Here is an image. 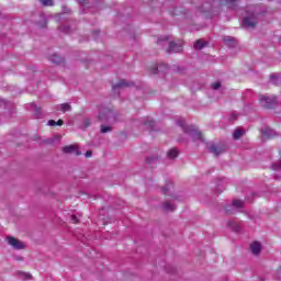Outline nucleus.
Instances as JSON below:
<instances>
[{
  "label": "nucleus",
  "mask_w": 281,
  "mask_h": 281,
  "mask_svg": "<svg viewBox=\"0 0 281 281\" xmlns=\"http://www.w3.org/2000/svg\"><path fill=\"white\" fill-rule=\"evenodd\" d=\"M178 125L181 126L184 133L190 134V137H192V139H194L195 142L196 139H200V142H203V133H201L200 131H196L194 126L192 125L186 126V122L183 121H179Z\"/></svg>",
  "instance_id": "nucleus-1"
},
{
  "label": "nucleus",
  "mask_w": 281,
  "mask_h": 281,
  "mask_svg": "<svg viewBox=\"0 0 281 281\" xmlns=\"http://www.w3.org/2000/svg\"><path fill=\"white\" fill-rule=\"evenodd\" d=\"M259 104H261L263 109H276V104H278V99L273 95L272 97L260 95Z\"/></svg>",
  "instance_id": "nucleus-2"
},
{
  "label": "nucleus",
  "mask_w": 281,
  "mask_h": 281,
  "mask_svg": "<svg viewBox=\"0 0 281 281\" xmlns=\"http://www.w3.org/2000/svg\"><path fill=\"white\" fill-rule=\"evenodd\" d=\"M168 52L169 54H181V52H183V41L178 40L177 42H170Z\"/></svg>",
  "instance_id": "nucleus-3"
},
{
  "label": "nucleus",
  "mask_w": 281,
  "mask_h": 281,
  "mask_svg": "<svg viewBox=\"0 0 281 281\" xmlns=\"http://www.w3.org/2000/svg\"><path fill=\"white\" fill-rule=\"evenodd\" d=\"M7 240L13 249H25V244L15 237L9 236L7 237Z\"/></svg>",
  "instance_id": "nucleus-4"
},
{
  "label": "nucleus",
  "mask_w": 281,
  "mask_h": 281,
  "mask_svg": "<svg viewBox=\"0 0 281 281\" xmlns=\"http://www.w3.org/2000/svg\"><path fill=\"white\" fill-rule=\"evenodd\" d=\"M210 153L215 155V157H218V155H223L225 150H227V146L225 145H212L209 147Z\"/></svg>",
  "instance_id": "nucleus-5"
},
{
  "label": "nucleus",
  "mask_w": 281,
  "mask_h": 281,
  "mask_svg": "<svg viewBox=\"0 0 281 281\" xmlns=\"http://www.w3.org/2000/svg\"><path fill=\"white\" fill-rule=\"evenodd\" d=\"M261 137L262 139H273L274 137H278V133L273 131L272 128L266 127L261 130Z\"/></svg>",
  "instance_id": "nucleus-6"
},
{
  "label": "nucleus",
  "mask_w": 281,
  "mask_h": 281,
  "mask_svg": "<svg viewBox=\"0 0 281 281\" xmlns=\"http://www.w3.org/2000/svg\"><path fill=\"white\" fill-rule=\"evenodd\" d=\"M244 27H250L251 30L258 25V22L256 21V15L251 14V16H247L243 20Z\"/></svg>",
  "instance_id": "nucleus-7"
},
{
  "label": "nucleus",
  "mask_w": 281,
  "mask_h": 281,
  "mask_svg": "<svg viewBox=\"0 0 281 281\" xmlns=\"http://www.w3.org/2000/svg\"><path fill=\"white\" fill-rule=\"evenodd\" d=\"M63 153H65L66 155H71V153H75L77 155V157H80V155H82V153H80V150H78V146L76 145H67L63 148Z\"/></svg>",
  "instance_id": "nucleus-8"
},
{
  "label": "nucleus",
  "mask_w": 281,
  "mask_h": 281,
  "mask_svg": "<svg viewBox=\"0 0 281 281\" xmlns=\"http://www.w3.org/2000/svg\"><path fill=\"white\" fill-rule=\"evenodd\" d=\"M250 251L251 254H254V256H258V254L262 251V246L260 245V243L255 241L250 245Z\"/></svg>",
  "instance_id": "nucleus-9"
},
{
  "label": "nucleus",
  "mask_w": 281,
  "mask_h": 281,
  "mask_svg": "<svg viewBox=\"0 0 281 281\" xmlns=\"http://www.w3.org/2000/svg\"><path fill=\"white\" fill-rule=\"evenodd\" d=\"M123 87H130V85L126 82V80L121 79L116 85L112 86V89L117 91V89H122Z\"/></svg>",
  "instance_id": "nucleus-10"
},
{
  "label": "nucleus",
  "mask_w": 281,
  "mask_h": 281,
  "mask_svg": "<svg viewBox=\"0 0 281 281\" xmlns=\"http://www.w3.org/2000/svg\"><path fill=\"white\" fill-rule=\"evenodd\" d=\"M167 156L169 157V159H177V157H179V149L177 148H171L168 153Z\"/></svg>",
  "instance_id": "nucleus-11"
},
{
  "label": "nucleus",
  "mask_w": 281,
  "mask_h": 281,
  "mask_svg": "<svg viewBox=\"0 0 281 281\" xmlns=\"http://www.w3.org/2000/svg\"><path fill=\"white\" fill-rule=\"evenodd\" d=\"M162 210H165V212H175V210H177V206L172 205L170 202H165L162 204Z\"/></svg>",
  "instance_id": "nucleus-12"
},
{
  "label": "nucleus",
  "mask_w": 281,
  "mask_h": 281,
  "mask_svg": "<svg viewBox=\"0 0 281 281\" xmlns=\"http://www.w3.org/2000/svg\"><path fill=\"white\" fill-rule=\"evenodd\" d=\"M207 45V43H205L203 40H198L193 47L194 49H203V47H205Z\"/></svg>",
  "instance_id": "nucleus-13"
},
{
  "label": "nucleus",
  "mask_w": 281,
  "mask_h": 281,
  "mask_svg": "<svg viewBox=\"0 0 281 281\" xmlns=\"http://www.w3.org/2000/svg\"><path fill=\"white\" fill-rule=\"evenodd\" d=\"M221 3L227 8H236V0H221Z\"/></svg>",
  "instance_id": "nucleus-14"
},
{
  "label": "nucleus",
  "mask_w": 281,
  "mask_h": 281,
  "mask_svg": "<svg viewBox=\"0 0 281 281\" xmlns=\"http://www.w3.org/2000/svg\"><path fill=\"white\" fill-rule=\"evenodd\" d=\"M49 60L55 65H60V63H63V57H60L59 55H53L50 56Z\"/></svg>",
  "instance_id": "nucleus-15"
},
{
  "label": "nucleus",
  "mask_w": 281,
  "mask_h": 281,
  "mask_svg": "<svg viewBox=\"0 0 281 281\" xmlns=\"http://www.w3.org/2000/svg\"><path fill=\"white\" fill-rule=\"evenodd\" d=\"M173 188H175V187L172 186V183L166 184V187L162 188V194H165V196H168V194H170V191H171Z\"/></svg>",
  "instance_id": "nucleus-16"
},
{
  "label": "nucleus",
  "mask_w": 281,
  "mask_h": 281,
  "mask_svg": "<svg viewBox=\"0 0 281 281\" xmlns=\"http://www.w3.org/2000/svg\"><path fill=\"white\" fill-rule=\"evenodd\" d=\"M63 124H65V122L61 119H59L57 122L54 120L48 121V126H63Z\"/></svg>",
  "instance_id": "nucleus-17"
},
{
  "label": "nucleus",
  "mask_w": 281,
  "mask_h": 281,
  "mask_svg": "<svg viewBox=\"0 0 281 281\" xmlns=\"http://www.w3.org/2000/svg\"><path fill=\"white\" fill-rule=\"evenodd\" d=\"M245 135V131L243 130H235L233 137L234 139H240Z\"/></svg>",
  "instance_id": "nucleus-18"
},
{
  "label": "nucleus",
  "mask_w": 281,
  "mask_h": 281,
  "mask_svg": "<svg viewBox=\"0 0 281 281\" xmlns=\"http://www.w3.org/2000/svg\"><path fill=\"white\" fill-rule=\"evenodd\" d=\"M233 205H234V207H237L238 210H240V207H243V205H244V202H243V200H234Z\"/></svg>",
  "instance_id": "nucleus-19"
},
{
  "label": "nucleus",
  "mask_w": 281,
  "mask_h": 281,
  "mask_svg": "<svg viewBox=\"0 0 281 281\" xmlns=\"http://www.w3.org/2000/svg\"><path fill=\"white\" fill-rule=\"evenodd\" d=\"M60 106L64 113L67 111H71V105L69 103H63Z\"/></svg>",
  "instance_id": "nucleus-20"
},
{
  "label": "nucleus",
  "mask_w": 281,
  "mask_h": 281,
  "mask_svg": "<svg viewBox=\"0 0 281 281\" xmlns=\"http://www.w3.org/2000/svg\"><path fill=\"white\" fill-rule=\"evenodd\" d=\"M228 227H232L234 232H238V229H240V226L234 222H228Z\"/></svg>",
  "instance_id": "nucleus-21"
},
{
  "label": "nucleus",
  "mask_w": 281,
  "mask_h": 281,
  "mask_svg": "<svg viewBox=\"0 0 281 281\" xmlns=\"http://www.w3.org/2000/svg\"><path fill=\"white\" fill-rule=\"evenodd\" d=\"M42 5H54V1L53 0H40Z\"/></svg>",
  "instance_id": "nucleus-22"
},
{
  "label": "nucleus",
  "mask_w": 281,
  "mask_h": 281,
  "mask_svg": "<svg viewBox=\"0 0 281 281\" xmlns=\"http://www.w3.org/2000/svg\"><path fill=\"white\" fill-rule=\"evenodd\" d=\"M111 131H112L111 126H106V125L101 126V133H109Z\"/></svg>",
  "instance_id": "nucleus-23"
},
{
  "label": "nucleus",
  "mask_w": 281,
  "mask_h": 281,
  "mask_svg": "<svg viewBox=\"0 0 281 281\" xmlns=\"http://www.w3.org/2000/svg\"><path fill=\"white\" fill-rule=\"evenodd\" d=\"M151 74H159V66L154 65L153 68H150Z\"/></svg>",
  "instance_id": "nucleus-24"
},
{
  "label": "nucleus",
  "mask_w": 281,
  "mask_h": 281,
  "mask_svg": "<svg viewBox=\"0 0 281 281\" xmlns=\"http://www.w3.org/2000/svg\"><path fill=\"white\" fill-rule=\"evenodd\" d=\"M212 89H214L215 91L217 90V89H221V82H214V83H212Z\"/></svg>",
  "instance_id": "nucleus-25"
},
{
  "label": "nucleus",
  "mask_w": 281,
  "mask_h": 281,
  "mask_svg": "<svg viewBox=\"0 0 281 281\" xmlns=\"http://www.w3.org/2000/svg\"><path fill=\"white\" fill-rule=\"evenodd\" d=\"M83 126H85V128H89V126H91V120L86 119V120L83 121Z\"/></svg>",
  "instance_id": "nucleus-26"
},
{
  "label": "nucleus",
  "mask_w": 281,
  "mask_h": 281,
  "mask_svg": "<svg viewBox=\"0 0 281 281\" xmlns=\"http://www.w3.org/2000/svg\"><path fill=\"white\" fill-rule=\"evenodd\" d=\"M145 126H149V128H153L155 126V121L145 122Z\"/></svg>",
  "instance_id": "nucleus-27"
},
{
  "label": "nucleus",
  "mask_w": 281,
  "mask_h": 281,
  "mask_svg": "<svg viewBox=\"0 0 281 281\" xmlns=\"http://www.w3.org/2000/svg\"><path fill=\"white\" fill-rule=\"evenodd\" d=\"M225 43H234V37L227 36L224 38Z\"/></svg>",
  "instance_id": "nucleus-28"
},
{
  "label": "nucleus",
  "mask_w": 281,
  "mask_h": 281,
  "mask_svg": "<svg viewBox=\"0 0 281 281\" xmlns=\"http://www.w3.org/2000/svg\"><path fill=\"white\" fill-rule=\"evenodd\" d=\"M71 221L75 225L78 224V217H76V215L71 216Z\"/></svg>",
  "instance_id": "nucleus-29"
},
{
  "label": "nucleus",
  "mask_w": 281,
  "mask_h": 281,
  "mask_svg": "<svg viewBox=\"0 0 281 281\" xmlns=\"http://www.w3.org/2000/svg\"><path fill=\"white\" fill-rule=\"evenodd\" d=\"M35 115H37V117L41 115V108H35Z\"/></svg>",
  "instance_id": "nucleus-30"
},
{
  "label": "nucleus",
  "mask_w": 281,
  "mask_h": 281,
  "mask_svg": "<svg viewBox=\"0 0 281 281\" xmlns=\"http://www.w3.org/2000/svg\"><path fill=\"white\" fill-rule=\"evenodd\" d=\"M91 155H93V151H91V150L86 151V157L87 158L91 157Z\"/></svg>",
  "instance_id": "nucleus-31"
},
{
  "label": "nucleus",
  "mask_w": 281,
  "mask_h": 281,
  "mask_svg": "<svg viewBox=\"0 0 281 281\" xmlns=\"http://www.w3.org/2000/svg\"><path fill=\"white\" fill-rule=\"evenodd\" d=\"M272 168H273V170H278V168H281V161H280L279 166L278 165H272Z\"/></svg>",
  "instance_id": "nucleus-32"
},
{
  "label": "nucleus",
  "mask_w": 281,
  "mask_h": 281,
  "mask_svg": "<svg viewBox=\"0 0 281 281\" xmlns=\"http://www.w3.org/2000/svg\"><path fill=\"white\" fill-rule=\"evenodd\" d=\"M79 3H81V5H85L87 3V0H79Z\"/></svg>",
  "instance_id": "nucleus-33"
},
{
  "label": "nucleus",
  "mask_w": 281,
  "mask_h": 281,
  "mask_svg": "<svg viewBox=\"0 0 281 281\" xmlns=\"http://www.w3.org/2000/svg\"><path fill=\"white\" fill-rule=\"evenodd\" d=\"M46 25H47V21L44 20V25H43V27H45Z\"/></svg>",
  "instance_id": "nucleus-34"
},
{
  "label": "nucleus",
  "mask_w": 281,
  "mask_h": 281,
  "mask_svg": "<svg viewBox=\"0 0 281 281\" xmlns=\"http://www.w3.org/2000/svg\"><path fill=\"white\" fill-rule=\"evenodd\" d=\"M225 210H226V214H231L229 209H225Z\"/></svg>",
  "instance_id": "nucleus-35"
},
{
  "label": "nucleus",
  "mask_w": 281,
  "mask_h": 281,
  "mask_svg": "<svg viewBox=\"0 0 281 281\" xmlns=\"http://www.w3.org/2000/svg\"><path fill=\"white\" fill-rule=\"evenodd\" d=\"M27 278H32V274H27Z\"/></svg>",
  "instance_id": "nucleus-36"
},
{
  "label": "nucleus",
  "mask_w": 281,
  "mask_h": 281,
  "mask_svg": "<svg viewBox=\"0 0 281 281\" xmlns=\"http://www.w3.org/2000/svg\"><path fill=\"white\" fill-rule=\"evenodd\" d=\"M270 78H276V77L273 75H271Z\"/></svg>",
  "instance_id": "nucleus-37"
},
{
  "label": "nucleus",
  "mask_w": 281,
  "mask_h": 281,
  "mask_svg": "<svg viewBox=\"0 0 281 281\" xmlns=\"http://www.w3.org/2000/svg\"><path fill=\"white\" fill-rule=\"evenodd\" d=\"M147 161H148V164H150V159L149 158L147 159Z\"/></svg>",
  "instance_id": "nucleus-38"
},
{
  "label": "nucleus",
  "mask_w": 281,
  "mask_h": 281,
  "mask_svg": "<svg viewBox=\"0 0 281 281\" xmlns=\"http://www.w3.org/2000/svg\"><path fill=\"white\" fill-rule=\"evenodd\" d=\"M279 155H280V157H281V150H279Z\"/></svg>",
  "instance_id": "nucleus-39"
}]
</instances>
